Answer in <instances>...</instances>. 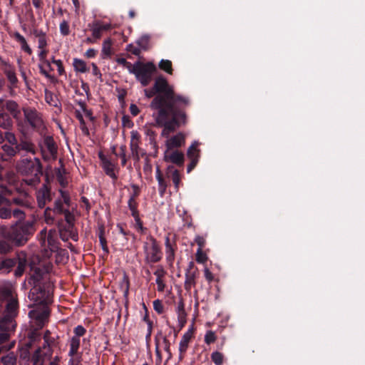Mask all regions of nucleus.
<instances>
[{
	"label": "nucleus",
	"instance_id": "obj_36",
	"mask_svg": "<svg viewBox=\"0 0 365 365\" xmlns=\"http://www.w3.org/2000/svg\"><path fill=\"white\" fill-rule=\"evenodd\" d=\"M38 49H39V52H38V56L40 61H41L43 64L46 65L48 67H49L50 69H51V62L49 61L46 60V56L48 52V49L46 48V47H44L43 48H38Z\"/></svg>",
	"mask_w": 365,
	"mask_h": 365
},
{
	"label": "nucleus",
	"instance_id": "obj_11",
	"mask_svg": "<svg viewBox=\"0 0 365 365\" xmlns=\"http://www.w3.org/2000/svg\"><path fill=\"white\" fill-rule=\"evenodd\" d=\"M170 135V133L169 134ZM167 138L165 141L166 150H171L174 148H178L183 145L185 143V135L183 133L179 132L175 135L170 137H165Z\"/></svg>",
	"mask_w": 365,
	"mask_h": 365
},
{
	"label": "nucleus",
	"instance_id": "obj_51",
	"mask_svg": "<svg viewBox=\"0 0 365 365\" xmlns=\"http://www.w3.org/2000/svg\"><path fill=\"white\" fill-rule=\"evenodd\" d=\"M4 139H6L11 145H18L16 136L12 133L6 132L5 133Z\"/></svg>",
	"mask_w": 365,
	"mask_h": 365
},
{
	"label": "nucleus",
	"instance_id": "obj_47",
	"mask_svg": "<svg viewBox=\"0 0 365 365\" xmlns=\"http://www.w3.org/2000/svg\"><path fill=\"white\" fill-rule=\"evenodd\" d=\"M207 257L205 253H203L201 248H198L196 252V261L199 263H204L207 261Z\"/></svg>",
	"mask_w": 365,
	"mask_h": 365
},
{
	"label": "nucleus",
	"instance_id": "obj_28",
	"mask_svg": "<svg viewBox=\"0 0 365 365\" xmlns=\"http://www.w3.org/2000/svg\"><path fill=\"white\" fill-rule=\"evenodd\" d=\"M16 149L18 151L24 150L26 151V153H29L34 155L36 153L35 145L31 142L26 140L21 141L19 144H18L16 146Z\"/></svg>",
	"mask_w": 365,
	"mask_h": 365
},
{
	"label": "nucleus",
	"instance_id": "obj_9",
	"mask_svg": "<svg viewBox=\"0 0 365 365\" xmlns=\"http://www.w3.org/2000/svg\"><path fill=\"white\" fill-rule=\"evenodd\" d=\"M39 240L41 247L46 252V255L48 257L49 255L47 250H49L50 252H54L58 248L56 230H51L48 233L46 229L41 230Z\"/></svg>",
	"mask_w": 365,
	"mask_h": 365
},
{
	"label": "nucleus",
	"instance_id": "obj_33",
	"mask_svg": "<svg viewBox=\"0 0 365 365\" xmlns=\"http://www.w3.org/2000/svg\"><path fill=\"white\" fill-rule=\"evenodd\" d=\"M33 365H43V359L42 358L41 349H36L31 356Z\"/></svg>",
	"mask_w": 365,
	"mask_h": 365
},
{
	"label": "nucleus",
	"instance_id": "obj_16",
	"mask_svg": "<svg viewBox=\"0 0 365 365\" xmlns=\"http://www.w3.org/2000/svg\"><path fill=\"white\" fill-rule=\"evenodd\" d=\"M164 160L178 165H182L184 163V154L178 150L170 152V150H166L164 153Z\"/></svg>",
	"mask_w": 365,
	"mask_h": 365
},
{
	"label": "nucleus",
	"instance_id": "obj_1",
	"mask_svg": "<svg viewBox=\"0 0 365 365\" xmlns=\"http://www.w3.org/2000/svg\"><path fill=\"white\" fill-rule=\"evenodd\" d=\"M145 96L150 98H155L150 103L152 109L158 113L155 120L158 126L162 127V137H168L181 125L187 123V115L184 108L187 107L190 101L185 96L176 94L173 86L163 76L158 77L151 89L144 90Z\"/></svg>",
	"mask_w": 365,
	"mask_h": 365
},
{
	"label": "nucleus",
	"instance_id": "obj_52",
	"mask_svg": "<svg viewBox=\"0 0 365 365\" xmlns=\"http://www.w3.org/2000/svg\"><path fill=\"white\" fill-rule=\"evenodd\" d=\"M14 215L19 221L23 220L25 218L24 211L20 209H15L11 212V215Z\"/></svg>",
	"mask_w": 365,
	"mask_h": 365
},
{
	"label": "nucleus",
	"instance_id": "obj_25",
	"mask_svg": "<svg viewBox=\"0 0 365 365\" xmlns=\"http://www.w3.org/2000/svg\"><path fill=\"white\" fill-rule=\"evenodd\" d=\"M191 339V333L187 331L182 336L179 344L180 358L182 359L183 354L186 352L189 343Z\"/></svg>",
	"mask_w": 365,
	"mask_h": 365
},
{
	"label": "nucleus",
	"instance_id": "obj_48",
	"mask_svg": "<svg viewBox=\"0 0 365 365\" xmlns=\"http://www.w3.org/2000/svg\"><path fill=\"white\" fill-rule=\"evenodd\" d=\"M86 332V329L82 325H78L73 329V336L80 338L81 336H83Z\"/></svg>",
	"mask_w": 365,
	"mask_h": 365
},
{
	"label": "nucleus",
	"instance_id": "obj_22",
	"mask_svg": "<svg viewBox=\"0 0 365 365\" xmlns=\"http://www.w3.org/2000/svg\"><path fill=\"white\" fill-rule=\"evenodd\" d=\"M17 261V267L15 271V275L19 277L22 275L27 265L26 256L25 253L21 252L19 254Z\"/></svg>",
	"mask_w": 365,
	"mask_h": 365
},
{
	"label": "nucleus",
	"instance_id": "obj_63",
	"mask_svg": "<svg viewBox=\"0 0 365 365\" xmlns=\"http://www.w3.org/2000/svg\"><path fill=\"white\" fill-rule=\"evenodd\" d=\"M91 66H92V73H93L95 76H96V77H98V78H101V76H102V75H101V72H100V71H99V69H98V66H96V63H91Z\"/></svg>",
	"mask_w": 365,
	"mask_h": 365
},
{
	"label": "nucleus",
	"instance_id": "obj_46",
	"mask_svg": "<svg viewBox=\"0 0 365 365\" xmlns=\"http://www.w3.org/2000/svg\"><path fill=\"white\" fill-rule=\"evenodd\" d=\"M98 237H99V241H100V244L102 247V249L105 251V252H108V247H107V241L104 237V230L103 229H101L100 231H99V234H98Z\"/></svg>",
	"mask_w": 365,
	"mask_h": 365
},
{
	"label": "nucleus",
	"instance_id": "obj_23",
	"mask_svg": "<svg viewBox=\"0 0 365 365\" xmlns=\"http://www.w3.org/2000/svg\"><path fill=\"white\" fill-rule=\"evenodd\" d=\"M165 245L166 260L170 264V265H172L175 259V248L174 246L170 243L169 237H165Z\"/></svg>",
	"mask_w": 365,
	"mask_h": 365
},
{
	"label": "nucleus",
	"instance_id": "obj_42",
	"mask_svg": "<svg viewBox=\"0 0 365 365\" xmlns=\"http://www.w3.org/2000/svg\"><path fill=\"white\" fill-rule=\"evenodd\" d=\"M102 53L106 56H108L111 53V40L107 38L104 40L102 46Z\"/></svg>",
	"mask_w": 365,
	"mask_h": 365
},
{
	"label": "nucleus",
	"instance_id": "obj_56",
	"mask_svg": "<svg viewBox=\"0 0 365 365\" xmlns=\"http://www.w3.org/2000/svg\"><path fill=\"white\" fill-rule=\"evenodd\" d=\"M63 213L65 215V220L68 224L73 223L74 220L73 215L68 210H65Z\"/></svg>",
	"mask_w": 365,
	"mask_h": 365
},
{
	"label": "nucleus",
	"instance_id": "obj_60",
	"mask_svg": "<svg viewBox=\"0 0 365 365\" xmlns=\"http://www.w3.org/2000/svg\"><path fill=\"white\" fill-rule=\"evenodd\" d=\"M53 63L57 66L59 75H62L64 73V68L61 60L53 59Z\"/></svg>",
	"mask_w": 365,
	"mask_h": 365
},
{
	"label": "nucleus",
	"instance_id": "obj_10",
	"mask_svg": "<svg viewBox=\"0 0 365 365\" xmlns=\"http://www.w3.org/2000/svg\"><path fill=\"white\" fill-rule=\"evenodd\" d=\"M198 277V272L197 269H194V264L190 262L188 265V268L185 272V289L190 292L192 288L196 285V279Z\"/></svg>",
	"mask_w": 365,
	"mask_h": 365
},
{
	"label": "nucleus",
	"instance_id": "obj_13",
	"mask_svg": "<svg viewBox=\"0 0 365 365\" xmlns=\"http://www.w3.org/2000/svg\"><path fill=\"white\" fill-rule=\"evenodd\" d=\"M0 67L6 76L10 83L13 86H15L18 82V79L16 78L14 66H11L8 61L0 57Z\"/></svg>",
	"mask_w": 365,
	"mask_h": 365
},
{
	"label": "nucleus",
	"instance_id": "obj_20",
	"mask_svg": "<svg viewBox=\"0 0 365 365\" xmlns=\"http://www.w3.org/2000/svg\"><path fill=\"white\" fill-rule=\"evenodd\" d=\"M99 157L102 163V167L106 175L110 176L111 178L115 180L117 178V176L115 173L114 165L102 154H100Z\"/></svg>",
	"mask_w": 365,
	"mask_h": 365
},
{
	"label": "nucleus",
	"instance_id": "obj_53",
	"mask_svg": "<svg viewBox=\"0 0 365 365\" xmlns=\"http://www.w3.org/2000/svg\"><path fill=\"white\" fill-rule=\"evenodd\" d=\"M11 216V211L10 209L6 207L0 208V217L1 219H9Z\"/></svg>",
	"mask_w": 365,
	"mask_h": 365
},
{
	"label": "nucleus",
	"instance_id": "obj_50",
	"mask_svg": "<svg viewBox=\"0 0 365 365\" xmlns=\"http://www.w3.org/2000/svg\"><path fill=\"white\" fill-rule=\"evenodd\" d=\"M60 32L63 36H67L69 34V25L67 21H63L60 24Z\"/></svg>",
	"mask_w": 365,
	"mask_h": 365
},
{
	"label": "nucleus",
	"instance_id": "obj_54",
	"mask_svg": "<svg viewBox=\"0 0 365 365\" xmlns=\"http://www.w3.org/2000/svg\"><path fill=\"white\" fill-rule=\"evenodd\" d=\"M11 249V245L6 241H0V253H6Z\"/></svg>",
	"mask_w": 365,
	"mask_h": 365
},
{
	"label": "nucleus",
	"instance_id": "obj_17",
	"mask_svg": "<svg viewBox=\"0 0 365 365\" xmlns=\"http://www.w3.org/2000/svg\"><path fill=\"white\" fill-rule=\"evenodd\" d=\"M43 344L38 349H41V354L43 361L45 359H50L53 354L52 346L55 345L56 339H48V337L43 336Z\"/></svg>",
	"mask_w": 365,
	"mask_h": 365
},
{
	"label": "nucleus",
	"instance_id": "obj_61",
	"mask_svg": "<svg viewBox=\"0 0 365 365\" xmlns=\"http://www.w3.org/2000/svg\"><path fill=\"white\" fill-rule=\"evenodd\" d=\"M204 276L208 282H211L214 279L212 273L207 267L204 269Z\"/></svg>",
	"mask_w": 365,
	"mask_h": 365
},
{
	"label": "nucleus",
	"instance_id": "obj_24",
	"mask_svg": "<svg viewBox=\"0 0 365 365\" xmlns=\"http://www.w3.org/2000/svg\"><path fill=\"white\" fill-rule=\"evenodd\" d=\"M155 177L158 183L159 194L161 197H163L165 195L167 189V182L163 178V176L158 166L156 168Z\"/></svg>",
	"mask_w": 365,
	"mask_h": 365
},
{
	"label": "nucleus",
	"instance_id": "obj_19",
	"mask_svg": "<svg viewBox=\"0 0 365 365\" xmlns=\"http://www.w3.org/2000/svg\"><path fill=\"white\" fill-rule=\"evenodd\" d=\"M51 200V193L48 188L43 185L37 193V202L39 207L43 208L47 202Z\"/></svg>",
	"mask_w": 365,
	"mask_h": 365
},
{
	"label": "nucleus",
	"instance_id": "obj_2",
	"mask_svg": "<svg viewBox=\"0 0 365 365\" xmlns=\"http://www.w3.org/2000/svg\"><path fill=\"white\" fill-rule=\"evenodd\" d=\"M19 302L11 289L0 290V346L14 332L19 314Z\"/></svg>",
	"mask_w": 365,
	"mask_h": 365
},
{
	"label": "nucleus",
	"instance_id": "obj_43",
	"mask_svg": "<svg viewBox=\"0 0 365 365\" xmlns=\"http://www.w3.org/2000/svg\"><path fill=\"white\" fill-rule=\"evenodd\" d=\"M128 207L131 211V215L133 217L139 216L137 210L136 202L134 200V196H131L128 200Z\"/></svg>",
	"mask_w": 365,
	"mask_h": 365
},
{
	"label": "nucleus",
	"instance_id": "obj_55",
	"mask_svg": "<svg viewBox=\"0 0 365 365\" xmlns=\"http://www.w3.org/2000/svg\"><path fill=\"white\" fill-rule=\"evenodd\" d=\"M121 287L124 289V294L127 295L128 293V289H129V280H128V277L125 274H124V276L123 277Z\"/></svg>",
	"mask_w": 365,
	"mask_h": 365
},
{
	"label": "nucleus",
	"instance_id": "obj_39",
	"mask_svg": "<svg viewBox=\"0 0 365 365\" xmlns=\"http://www.w3.org/2000/svg\"><path fill=\"white\" fill-rule=\"evenodd\" d=\"M159 68L169 74H171L173 72L172 62L169 60H161L159 63Z\"/></svg>",
	"mask_w": 365,
	"mask_h": 365
},
{
	"label": "nucleus",
	"instance_id": "obj_14",
	"mask_svg": "<svg viewBox=\"0 0 365 365\" xmlns=\"http://www.w3.org/2000/svg\"><path fill=\"white\" fill-rule=\"evenodd\" d=\"M140 135L138 131L133 130L130 133V150L131 155L133 158L135 160H139L140 159V153H139V143H140Z\"/></svg>",
	"mask_w": 365,
	"mask_h": 365
},
{
	"label": "nucleus",
	"instance_id": "obj_44",
	"mask_svg": "<svg viewBox=\"0 0 365 365\" xmlns=\"http://www.w3.org/2000/svg\"><path fill=\"white\" fill-rule=\"evenodd\" d=\"M116 61L118 64L124 66L130 73H131L134 67V63L132 64L131 63L127 61V60L124 58H119L116 60Z\"/></svg>",
	"mask_w": 365,
	"mask_h": 365
},
{
	"label": "nucleus",
	"instance_id": "obj_32",
	"mask_svg": "<svg viewBox=\"0 0 365 365\" xmlns=\"http://www.w3.org/2000/svg\"><path fill=\"white\" fill-rule=\"evenodd\" d=\"M73 66L74 70L78 73H86L89 70L87 67L86 63L82 59L74 58Z\"/></svg>",
	"mask_w": 365,
	"mask_h": 365
},
{
	"label": "nucleus",
	"instance_id": "obj_59",
	"mask_svg": "<svg viewBox=\"0 0 365 365\" xmlns=\"http://www.w3.org/2000/svg\"><path fill=\"white\" fill-rule=\"evenodd\" d=\"M134 219L135 221V227L136 230L140 232L141 233L143 232L145 228L143 226V223H142L139 216L134 217Z\"/></svg>",
	"mask_w": 365,
	"mask_h": 365
},
{
	"label": "nucleus",
	"instance_id": "obj_41",
	"mask_svg": "<svg viewBox=\"0 0 365 365\" xmlns=\"http://www.w3.org/2000/svg\"><path fill=\"white\" fill-rule=\"evenodd\" d=\"M217 339V335L215 334V332H214L212 330H208L206 331L205 334V338H204V341L205 342V344H207V345H210L212 343H214Z\"/></svg>",
	"mask_w": 365,
	"mask_h": 365
},
{
	"label": "nucleus",
	"instance_id": "obj_40",
	"mask_svg": "<svg viewBox=\"0 0 365 365\" xmlns=\"http://www.w3.org/2000/svg\"><path fill=\"white\" fill-rule=\"evenodd\" d=\"M211 359L215 365H222L224 355L219 351H214L211 354Z\"/></svg>",
	"mask_w": 365,
	"mask_h": 365
},
{
	"label": "nucleus",
	"instance_id": "obj_7",
	"mask_svg": "<svg viewBox=\"0 0 365 365\" xmlns=\"http://www.w3.org/2000/svg\"><path fill=\"white\" fill-rule=\"evenodd\" d=\"M41 155L45 161H54L57 159L58 145L51 135H45L38 142Z\"/></svg>",
	"mask_w": 365,
	"mask_h": 365
},
{
	"label": "nucleus",
	"instance_id": "obj_30",
	"mask_svg": "<svg viewBox=\"0 0 365 365\" xmlns=\"http://www.w3.org/2000/svg\"><path fill=\"white\" fill-rule=\"evenodd\" d=\"M199 143L195 141L188 148L187 155L190 160H199L200 150L198 149Z\"/></svg>",
	"mask_w": 365,
	"mask_h": 365
},
{
	"label": "nucleus",
	"instance_id": "obj_18",
	"mask_svg": "<svg viewBox=\"0 0 365 365\" xmlns=\"http://www.w3.org/2000/svg\"><path fill=\"white\" fill-rule=\"evenodd\" d=\"M61 199L55 201L53 211L58 214H61L66 210L63 208V203L67 206L70 205V197L66 191L60 190Z\"/></svg>",
	"mask_w": 365,
	"mask_h": 365
},
{
	"label": "nucleus",
	"instance_id": "obj_21",
	"mask_svg": "<svg viewBox=\"0 0 365 365\" xmlns=\"http://www.w3.org/2000/svg\"><path fill=\"white\" fill-rule=\"evenodd\" d=\"M166 272L163 267H158L156 270L154 272V274L156 276L155 282L158 287V291L163 292L165 287V284L163 281V278Z\"/></svg>",
	"mask_w": 365,
	"mask_h": 365
},
{
	"label": "nucleus",
	"instance_id": "obj_38",
	"mask_svg": "<svg viewBox=\"0 0 365 365\" xmlns=\"http://www.w3.org/2000/svg\"><path fill=\"white\" fill-rule=\"evenodd\" d=\"M5 107L12 115H16L19 112L18 104L13 101H8L6 102Z\"/></svg>",
	"mask_w": 365,
	"mask_h": 365
},
{
	"label": "nucleus",
	"instance_id": "obj_31",
	"mask_svg": "<svg viewBox=\"0 0 365 365\" xmlns=\"http://www.w3.org/2000/svg\"><path fill=\"white\" fill-rule=\"evenodd\" d=\"M80 347V338L72 336L70 340V349L68 355L73 357L77 353Z\"/></svg>",
	"mask_w": 365,
	"mask_h": 365
},
{
	"label": "nucleus",
	"instance_id": "obj_49",
	"mask_svg": "<svg viewBox=\"0 0 365 365\" xmlns=\"http://www.w3.org/2000/svg\"><path fill=\"white\" fill-rule=\"evenodd\" d=\"M153 309L158 314L163 313L164 306H163L162 302L159 299L155 300L153 302Z\"/></svg>",
	"mask_w": 365,
	"mask_h": 365
},
{
	"label": "nucleus",
	"instance_id": "obj_58",
	"mask_svg": "<svg viewBox=\"0 0 365 365\" xmlns=\"http://www.w3.org/2000/svg\"><path fill=\"white\" fill-rule=\"evenodd\" d=\"M118 155L121 158V164H122V165L124 166L126 164V162H127L126 155H125V146H121L120 147V152L119 153Z\"/></svg>",
	"mask_w": 365,
	"mask_h": 365
},
{
	"label": "nucleus",
	"instance_id": "obj_57",
	"mask_svg": "<svg viewBox=\"0 0 365 365\" xmlns=\"http://www.w3.org/2000/svg\"><path fill=\"white\" fill-rule=\"evenodd\" d=\"M195 242L198 245V248H201V250H202V248L204 247V246L205 245V237L202 236L197 235L195 238Z\"/></svg>",
	"mask_w": 365,
	"mask_h": 365
},
{
	"label": "nucleus",
	"instance_id": "obj_4",
	"mask_svg": "<svg viewBox=\"0 0 365 365\" xmlns=\"http://www.w3.org/2000/svg\"><path fill=\"white\" fill-rule=\"evenodd\" d=\"M18 170L25 176L23 180L28 185L35 186L40 182L41 165L38 158L22 160L18 164Z\"/></svg>",
	"mask_w": 365,
	"mask_h": 365
},
{
	"label": "nucleus",
	"instance_id": "obj_5",
	"mask_svg": "<svg viewBox=\"0 0 365 365\" xmlns=\"http://www.w3.org/2000/svg\"><path fill=\"white\" fill-rule=\"evenodd\" d=\"M156 71V66L153 62L143 63L138 61L134 63L133 69L130 73L135 75L137 81L143 86H146L150 84Z\"/></svg>",
	"mask_w": 365,
	"mask_h": 365
},
{
	"label": "nucleus",
	"instance_id": "obj_26",
	"mask_svg": "<svg viewBox=\"0 0 365 365\" xmlns=\"http://www.w3.org/2000/svg\"><path fill=\"white\" fill-rule=\"evenodd\" d=\"M14 38L18 43H20L21 48L22 51H24L29 55H31L32 53V49L27 43V41L24 36H22L20 33L16 31L14 34Z\"/></svg>",
	"mask_w": 365,
	"mask_h": 365
},
{
	"label": "nucleus",
	"instance_id": "obj_8",
	"mask_svg": "<svg viewBox=\"0 0 365 365\" xmlns=\"http://www.w3.org/2000/svg\"><path fill=\"white\" fill-rule=\"evenodd\" d=\"M143 250L145 261L148 263H155L162 258V252L156 240L153 237H148L143 244Z\"/></svg>",
	"mask_w": 365,
	"mask_h": 365
},
{
	"label": "nucleus",
	"instance_id": "obj_64",
	"mask_svg": "<svg viewBox=\"0 0 365 365\" xmlns=\"http://www.w3.org/2000/svg\"><path fill=\"white\" fill-rule=\"evenodd\" d=\"M33 34L37 38H41L46 36V34L44 31H43L42 30H38V29H34L33 31Z\"/></svg>",
	"mask_w": 365,
	"mask_h": 365
},
{
	"label": "nucleus",
	"instance_id": "obj_34",
	"mask_svg": "<svg viewBox=\"0 0 365 365\" xmlns=\"http://www.w3.org/2000/svg\"><path fill=\"white\" fill-rule=\"evenodd\" d=\"M12 125V120L9 115L0 113V127L4 129H9Z\"/></svg>",
	"mask_w": 365,
	"mask_h": 365
},
{
	"label": "nucleus",
	"instance_id": "obj_62",
	"mask_svg": "<svg viewBox=\"0 0 365 365\" xmlns=\"http://www.w3.org/2000/svg\"><path fill=\"white\" fill-rule=\"evenodd\" d=\"M47 37H43L41 38H38V48H43L44 47H47Z\"/></svg>",
	"mask_w": 365,
	"mask_h": 365
},
{
	"label": "nucleus",
	"instance_id": "obj_29",
	"mask_svg": "<svg viewBox=\"0 0 365 365\" xmlns=\"http://www.w3.org/2000/svg\"><path fill=\"white\" fill-rule=\"evenodd\" d=\"M178 314V322L180 328H182L187 322V314L184 309V305L182 303H180L178 306L177 309Z\"/></svg>",
	"mask_w": 365,
	"mask_h": 365
},
{
	"label": "nucleus",
	"instance_id": "obj_37",
	"mask_svg": "<svg viewBox=\"0 0 365 365\" xmlns=\"http://www.w3.org/2000/svg\"><path fill=\"white\" fill-rule=\"evenodd\" d=\"M1 361L4 365H14L16 362V358L14 353H9L2 356Z\"/></svg>",
	"mask_w": 365,
	"mask_h": 365
},
{
	"label": "nucleus",
	"instance_id": "obj_27",
	"mask_svg": "<svg viewBox=\"0 0 365 365\" xmlns=\"http://www.w3.org/2000/svg\"><path fill=\"white\" fill-rule=\"evenodd\" d=\"M32 270L33 273L29 279V283L30 284H41V279L43 277V271L39 267L32 268Z\"/></svg>",
	"mask_w": 365,
	"mask_h": 365
},
{
	"label": "nucleus",
	"instance_id": "obj_12",
	"mask_svg": "<svg viewBox=\"0 0 365 365\" xmlns=\"http://www.w3.org/2000/svg\"><path fill=\"white\" fill-rule=\"evenodd\" d=\"M24 115L29 124L36 128H40L43 126V120L39 113L31 108L24 110Z\"/></svg>",
	"mask_w": 365,
	"mask_h": 365
},
{
	"label": "nucleus",
	"instance_id": "obj_35",
	"mask_svg": "<svg viewBox=\"0 0 365 365\" xmlns=\"http://www.w3.org/2000/svg\"><path fill=\"white\" fill-rule=\"evenodd\" d=\"M160 345H161L163 346V349L170 355V342L167 339L166 337H163L161 344H156V348H155L156 354L158 355V356L159 357L160 359H161L160 353V351H159Z\"/></svg>",
	"mask_w": 365,
	"mask_h": 365
},
{
	"label": "nucleus",
	"instance_id": "obj_3",
	"mask_svg": "<svg viewBox=\"0 0 365 365\" xmlns=\"http://www.w3.org/2000/svg\"><path fill=\"white\" fill-rule=\"evenodd\" d=\"M32 285L29 299L33 302L34 308L29 312V316L36 323V328L41 329L47 322L49 316L47 304L51 302V294L41 284Z\"/></svg>",
	"mask_w": 365,
	"mask_h": 365
},
{
	"label": "nucleus",
	"instance_id": "obj_6",
	"mask_svg": "<svg viewBox=\"0 0 365 365\" xmlns=\"http://www.w3.org/2000/svg\"><path fill=\"white\" fill-rule=\"evenodd\" d=\"M33 230L32 224L30 222H16L11 227V232H2L5 237L9 238L16 245H21L27 240V236L31 235Z\"/></svg>",
	"mask_w": 365,
	"mask_h": 365
},
{
	"label": "nucleus",
	"instance_id": "obj_15",
	"mask_svg": "<svg viewBox=\"0 0 365 365\" xmlns=\"http://www.w3.org/2000/svg\"><path fill=\"white\" fill-rule=\"evenodd\" d=\"M89 27L92 31V36L95 39L101 38L103 31H108L111 29L110 24H103L100 21H96L92 24H89Z\"/></svg>",
	"mask_w": 365,
	"mask_h": 365
},
{
	"label": "nucleus",
	"instance_id": "obj_45",
	"mask_svg": "<svg viewBox=\"0 0 365 365\" xmlns=\"http://www.w3.org/2000/svg\"><path fill=\"white\" fill-rule=\"evenodd\" d=\"M176 190H178L180 182V175L178 170H173L171 175Z\"/></svg>",
	"mask_w": 365,
	"mask_h": 365
}]
</instances>
